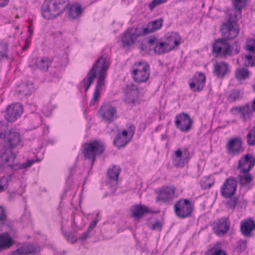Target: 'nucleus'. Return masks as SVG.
<instances>
[{"label": "nucleus", "mask_w": 255, "mask_h": 255, "mask_svg": "<svg viewBox=\"0 0 255 255\" xmlns=\"http://www.w3.org/2000/svg\"><path fill=\"white\" fill-rule=\"evenodd\" d=\"M229 71V65L224 61H216L214 64L213 73L218 78H222Z\"/></svg>", "instance_id": "cd10ccee"}, {"label": "nucleus", "mask_w": 255, "mask_h": 255, "mask_svg": "<svg viewBox=\"0 0 255 255\" xmlns=\"http://www.w3.org/2000/svg\"><path fill=\"white\" fill-rule=\"evenodd\" d=\"M232 3L234 9L230 12L236 17H241L242 9L246 5L247 0H232Z\"/></svg>", "instance_id": "2f4dec72"}, {"label": "nucleus", "mask_w": 255, "mask_h": 255, "mask_svg": "<svg viewBox=\"0 0 255 255\" xmlns=\"http://www.w3.org/2000/svg\"><path fill=\"white\" fill-rule=\"evenodd\" d=\"M13 244V241L7 233L0 234V250L10 248Z\"/></svg>", "instance_id": "f704fd0d"}, {"label": "nucleus", "mask_w": 255, "mask_h": 255, "mask_svg": "<svg viewBox=\"0 0 255 255\" xmlns=\"http://www.w3.org/2000/svg\"><path fill=\"white\" fill-rule=\"evenodd\" d=\"M105 149V145L100 140H94L86 142L83 145L84 157L92 160L93 164L96 157L101 155Z\"/></svg>", "instance_id": "423d86ee"}, {"label": "nucleus", "mask_w": 255, "mask_h": 255, "mask_svg": "<svg viewBox=\"0 0 255 255\" xmlns=\"http://www.w3.org/2000/svg\"><path fill=\"white\" fill-rule=\"evenodd\" d=\"M97 223V220H95L93 222H92L88 227V231L89 232L91 231L96 226Z\"/></svg>", "instance_id": "5fc2aeb1"}, {"label": "nucleus", "mask_w": 255, "mask_h": 255, "mask_svg": "<svg viewBox=\"0 0 255 255\" xmlns=\"http://www.w3.org/2000/svg\"><path fill=\"white\" fill-rule=\"evenodd\" d=\"M167 0H153L150 3H149L148 7L151 11L158 5L165 3Z\"/></svg>", "instance_id": "c03bdc74"}, {"label": "nucleus", "mask_w": 255, "mask_h": 255, "mask_svg": "<svg viewBox=\"0 0 255 255\" xmlns=\"http://www.w3.org/2000/svg\"><path fill=\"white\" fill-rule=\"evenodd\" d=\"M174 208L175 214L178 217L184 219L191 216L193 206L188 199H182L175 203Z\"/></svg>", "instance_id": "1a4fd4ad"}, {"label": "nucleus", "mask_w": 255, "mask_h": 255, "mask_svg": "<svg viewBox=\"0 0 255 255\" xmlns=\"http://www.w3.org/2000/svg\"><path fill=\"white\" fill-rule=\"evenodd\" d=\"M15 157L16 155L12 151L6 150L2 154L0 158L3 163L11 167L12 169L16 170L18 169L17 167L19 164L14 163Z\"/></svg>", "instance_id": "c85d7f7f"}, {"label": "nucleus", "mask_w": 255, "mask_h": 255, "mask_svg": "<svg viewBox=\"0 0 255 255\" xmlns=\"http://www.w3.org/2000/svg\"><path fill=\"white\" fill-rule=\"evenodd\" d=\"M246 139L247 143L249 146L255 145V125L249 130Z\"/></svg>", "instance_id": "58836bf2"}, {"label": "nucleus", "mask_w": 255, "mask_h": 255, "mask_svg": "<svg viewBox=\"0 0 255 255\" xmlns=\"http://www.w3.org/2000/svg\"><path fill=\"white\" fill-rule=\"evenodd\" d=\"M10 176H4L0 177V185L5 190L8 186Z\"/></svg>", "instance_id": "a18cd8bd"}, {"label": "nucleus", "mask_w": 255, "mask_h": 255, "mask_svg": "<svg viewBox=\"0 0 255 255\" xmlns=\"http://www.w3.org/2000/svg\"><path fill=\"white\" fill-rule=\"evenodd\" d=\"M125 101L128 104L135 105L138 100L139 91L133 84L127 85L125 90Z\"/></svg>", "instance_id": "412c9836"}, {"label": "nucleus", "mask_w": 255, "mask_h": 255, "mask_svg": "<svg viewBox=\"0 0 255 255\" xmlns=\"http://www.w3.org/2000/svg\"><path fill=\"white\" fill-rule=\"evenodd\" d=\"M28 31L29 33H32V30L31 29V26L28 27Z\"/></svg>", "instance_id": "052dcab7"}, {"label": "nucleus", "mask_w": 255, "mask_h": 255, "mask_svg": "<svg viewBox=\"0 0 255 255\" xmlns=\"http://www.w3.org/2000/svg\"><path fill=\"white\" fill-rule=\"evenodd\" d=\"M69 0H46L41 10L42 16L46 19L56 18L64 12Z\"/></svg>", "instance_id": "f03ea898"}, {"label": "nucleus", "mask_w": 255, "mask_h": 255, "mask_svg": "<svg viewBox=\"0 0 255 255\" xmlns=\"http://www.w3.org/2000/svg\"><path fill=\"white\" fill-rule=\"evenodd\" d=\"M228 199L229 200L226 202L227 206L229 208L234 209L238 203L239 198L237 196H233Z\"/></svg>", "instance_id": "37998d69"}, {"label": "nucleus", "mask_w": 255, "mask_h": 255, "mask_svg": "<svg viewBox=\"0 0 255 255\" xmlns=\"http://www.w3.org/2000/svg\"><path fill=\"white\" fill-rule=\"evenodd\" d=\"M254 111L255 112V98L253 100L251 105Z\"/></svg>", "instance_id": "13d9d810"}, {"label": "nucleus", "mask_w": 255, "mask_h": 255, "mask_svg": "<svg viewBox=\"0 0 255 255\" xmlns=\"http://www.w3.org/2000/svg\"><path fill=\"white\" fill-rule=\"evenodd\" d=\"M6 216L4 210L2 207L0 206V222H3L6 220Z\"/></svg>", "instance_id": "3c124183"}, {"label": "nucleus", "mask_w": 255, "mask_h": 255, "mask_svg": "<svg viewBox=\"0 0 255 255\" xmlns=\"http://www.w3.org/2000/svg\"><path fill=\"white\" fill-rule=\"evenodd\" d=\"M66 8L68 9L69 15L72 18H76L82 13V9L81 5L77 3L69 4Z\"/></svg>", "instance_id": "473e14b6"}, {"label": "nucleus", "mask_w": 255, "mask_h": 255, "mask_svg": "<svg viewBox=\"0 0 255 255\" xmlns=\"http://www.w3.org/2000/svg\"><path fill=\"white\" fill-rule=\"evenodd\" d=\"M148 44L152 47L154 52L158 55L170 52L165 42H160L158 39L153 37L148 40Z\"/></svg>", "instance_id": "5701e85b"}, {"label": "nucleus", "mask_w": 255, "mask_h": 255, "mask_svg": "<svg viewBox=\"0 0 255 255\" xmlns=\"http://www.w3.org/2000/svg\"><path fill=\"white\" fill-rule=\"evenodd\" d=\"M142 36L140 28H136L134 31L131 28H128L123 33L121 42L123 46H129L133 44L138 37Z\"/></svg>", "instance_id": "aec40b11"}, {"label": "nucleus", "mask_w": 255, "mask_h": 255, "mask_svg": "<svg viewBox=\"0 0 255 255\" xmlns=\"http://www.w3.org/2000/svg\"><path fill=\"white\" fill-rule=\"evenodd\" d=\"M166 46L169 51L173 50L181 43V37L177 32H172L166 36L165 40Z\"/></svg>", "instance_id": "bb28decb"}, {"label": "nucleus", "mask_w": 255, "mask_h": 255, "mask_svg": "<svg viewBox=\"0 0 255 255\" xmlns=\"http://www.w3.org/2000/svg\"><path fill=\"white\" fill-rule=\"evenodd\" d=\"M155 201L165 204H171L178 196L174 185H164L154 190Z\"/></svg>", "instance_id": "7ed1b4c3"}, {"label": "nucleus", "mask_w": 255, "mask_h": 255, "mask_svg": "<svg viewBox=\"0 0 255 255\" xmlns=\"http://www.w3.org/2000/svg\"><path fill=\"white\" fill-rule=\"evenodd\" d=\"M206 83V76L203 73L196 72L189 81L190 90L193 92H199L203 90Z\"/></svg>", "instance_id": "6ab92c4d"}, {"label": "nucleus", "mask_w": 255, "mask_h": 255, "mask_svg": "<svg viewBox=\"0 0 255 255\" xmlns=\"http://www.w3.org/2000/svg\"><path fill=\"white\" fill-rule=\"evenodd\" d=\"M120 172V167L118 166L114 165L112 168L108 169L107 175L111 180L115 181L116 183H117Z\"/></svg>", "instance_id": "c9c22d12"}, {"label": "nucleus", "mask_w": 255, "mask_h": 255, "mask_svg": "<svg viewBox=\"0 0 255 255\" xmlns=\"http://www.w3.org/2000/svg\"><path fill=\"white\" fill-rule=\"evenodd\" d=\"M4 189L0 185V193L3 191Z\"/></svg>", "instance_id": "680f3d73"}, {"label": "nucleus", "mask_w": 255, "mask_h": 255, "mask_svg": "<svg viewBox=\"0 0 255 255\" xmlns=\"http://www.w3.org/2000/svg\"><path fill=\"white\" fill-rule=\"evenodd\" d=\"M247 246V242L244 240H240L238 242V247L242 250L246 249Z\"/></svg>", "instance_id": "864d4df0"}, {"label": "nucleus", "mask_w": 255, "mask_h": 255, "mask_svg": "<svg viewBox=\"0 0 255 255\" xmlns=\"http://www.w3.org/2000/svg\"><path fill=\"white\" fill-rule=\"evenodd\" d=\"M255 230V222L251 218L241 221L240 224V231L242 234L245 237L252 236V233Z\"/></svg>", "instance_id": "a878e982"}, {"label": "nucleus", "mask_w": 255, "mask_h": 255, "mask_svg": "<svg viewBox=\"0 0 255 255\" xmlns=\"http://www.w3.org/2000/svg\"><path fill=\"white\" fill-rule=\"evenodd\" d=\"M151 212V210L145 205H135L131 209V216L135 219H139L146 213Z\"/></svg>", "instance_id": "c756f323"}, {"label": "nucleus", "mask_w": 255, "mask_h": 255, "mask_svg": "<svg viewBox=\"0 0 255 255\" xmlns=\"http://www.w3.org/2000/svg\"><path fill=\"white\" fill-rule=\"evenodd\" d=\"M26 48L25 47H23V51H24V50H25L26 49Z\"/></svg>", "instance_id": "338daca9"}, {"label": "nucleus", "mask_w": 255, "mask_h": 255, "mask_svg": "<svg viewBox=\"0 0 255 255\" xmlns=\"http://www.w3.org/2000/svg\"><path fill=\"white\" fill-rule=\"evenodd\" d=\"M40 251L39 246L30 244H26L19 247L11 253V255H26L29 254H34Z\"/></svg>", "instance_id": "393cba45"}, {"label": "nucleus", "mask_w": 255, "mask_h": 255, "mask_svg": "<svg viewBox=\"0 0 255 255\" xmlns=\"http://www.w3.org/2000/svg\"><path fill=\"white\" fill-rule=\"evenodd\" d=\"M163 19L162 18L149 21L146 24V27L140 28L142 35L145 36L161 29L163 26Z\"/></svg>", "instance_id": "b1692460"}, {"label": "nucleus", "mask_w": 255, "mask_h": 255, "mask_svg": "<svg viewBox=\"0 0 255 255\" xmlns=\"http://www.w3.org/2000/svg\"><path fill=\"white\" fill-rule=\"evenodd\" d=\"M98 114L102 120L107 124L112 123L118 118L116 107L110 103L102 105L98 111Z\"/></svg>", "instance_id": "f8f14e48"}, {"label": "nucleus", "mask_w": 255, "mask_h": 255, "mask_svg": "<svg viewBox=\"0 0 255 255\" xmlns=\"http://www.w3.org/2000/svg\"><path fill=\"white\" fill-rule=\"evenodd\" d=\"M15 18H18L19 17V16L18 15H16L15 16Z\"/></svg>", "instance_id": "0e129e2a"}, {"label": "nucleus", "mask_w": 255, "mask_h": 255, "mask_svg": "<svg viewBox=\"0 0 255 255\" xmlns=\"http://www.w3.org/2000/svg\"><path fill=\"white\" fill-rule=\"evenodd\" d=\"M87 236H88V233H84L83 235L82 239H84L87 238Z\"/></svg>", "instance_id": "bf43d9fd"}, {"label": "nucleus", "mask_w": 255, "mask_h": 255, "mask_svg": "<svg viewBox=\"0 0 255 255\" xmlns=\"http://www.w3.org/2000/svg\"><path fill=\"white\" fill-rule=\"evenodd\" d=\"M245 49L247 51L255 53V38L247 39Z\"/></svg>", "instance_id": "a19ab883"}, {"label": "nucleus", "mask_w": 255, "mask_h": 255, "mask_svg": "<svg viewBox=\"0 0 255 255\" xmlns=\"http://www.w3.org/2000/svg\"><path fill=\"white\" fill-rule=\"evenodd\" d=\"M230 98L232 99L233 101H235L236 100L240 99L241 97L240 92L238 91L234 92L230 95Z\"/></svg>", "instance_id": "8fccbe9b"}, {"label": "nucleus", "mask_w": 255, "mask_h": 255, "mask_svg": "<svg viewBox=\"0 0 255 255\" xmlns=\"http://www.w3.org/2000/svg\"><path fill=\"white\" fill-rule=\"evenodd\" d=\"M255 165V157L250 154L242 155L238 161L237 169L250 171Z\"/></svg>", "instance_id": "4be33fe9"}, {"label": "nucleus", "mask_w": 255, "mask_h": 255, "mask_svg": "<svg viewBox=\"0 0 255 255\" xmlns=\"http://www.w3.org/2000/svg\"><path fill=\"white\" fill-rule=\"evenodd\" d=\"M53 59L47 56L41 57L36 61V65L38 69L43 71H47L51 66Z\"/></svg>", "instance_id": "72a5a7b5"}, {"label": "nucleus", "mask_w": 255, "mask_h": 255, "mask_svg": "<svg viewBox=\"0 0 255 255\" xmlns=\"http://www.w3.org/2000/svg\"><path fill=\"white\" fill-rule=\"evenodd\" d=\"M239 18L233 15L231 12L228 13L227 21L223 23L221 28V31L224 39H232L239 35L240 28L237 22Z\"/></svg>", "instance_id": "39448f33"}, {"label": "nucleus", "mask_w": 255, "mask_h": 255, "mask_svg": "<svg viewBox=\"0 0 255 255\" xmlns=\"http://www.w3.org/2000/svg\"><path fill=\"white\" fill-rule=\"evenodd\" d=\"M23 113V107L21 104L15 103L8 105L6 108L4 119L10 123L15 122Z\"/></svg>", "instance_id": "ddd939ff"}, {"label": "nucleus", "mask_w": 255, "mask_h": 255, "mask_svg": "<svg viewBox=\"0 0 255 255\" xmlns=\"http://www.w3.org/2000/svg\"><path fill=\"white\" fill-rule=\"evenodd\" d=\"M35 162L34 160H29L26 163H21L18 165L17 169H25L28 167H30Z\"/></svg>", "instance_id": "de8ad7c7"}, {"label": "nucleus", "mask_w": 255, "mask_h": 255, "mask_svg": "<svg viewBox=\"0 0 255 255\" xmlns=\"http://www.w3.org/2000/svg\"><path fill=\"white\" fill-rule=\"evenodd\" d=\"M244 65L247 67H253L255 66V56L254 57L250 54L246 55L243 57Z\"/></svg>", "instance_id": "79ce46f5"}, {"label": "nucleus", "mask_w": 255, "mask_h": 255, "mask_svg": "<svg viewBox=\"0 0 255 255\" xmlns=\"http://www.w3.org/2000/svg\"><path fill=\"white\" fill-rule=\"evenodd\" d=\"M173 165L178 168H182L188 164L190 159V152L187 147L182 150L178 148L171 157Z\"/></svg>", "instance_id": "9d476101"}, {"label": "nucleus", "mask_w": 255, "mask_h": 255, "mask_svg": "<svg viewBox=\"0 0 255 255\" xmlns=\"http://www.w3.org/2000/svg\"><path fill=\"white\" fill-rule=\"evenodd\" d=\"M193 123L189 115L183 112L177 114L175 117V125L182 132H186L190 130Z\"/></svg>", "instance_id": "f3484780"}, {"label": "nucleus", "mask_w": 255, "mask_h": 255, "mask_svg": "<svg viewBox=\"0 0 255 255\" xmlns=\"http://www.w3.org/2000/svg\"><path fill=\"white\" fill-rule=\"evenodd\" d=\"M8 50V44L2 40L0 43V60L8 58L7 52Z\"/></svg>", "instance_id": "4c0bfd02"}, {"label": "nucleus", "mask_w": 255, "mask_h": 255, "mask_svg": "<svg viewBox=\"0 0 255 255\" xmlns=\"http://www.w3.org/2000/svg\"><path fill=\"white\" fill-rule=\"evenodd\" d=\"M237 178L241 186L247 187L250 185L253 180L252 175L249 171H243L239 170Z\"/></svg>", "instance_id": "7c9ffc66"}, {"label": "nucleus", "mask_w": 255, "mask_h": 255, "mask_svg": "<svg viewBox=\"0 0 255 255\" xmlns=\"http://www.w3.org/2000/svg\"><path fill=\"white\" fill-rule=\"evenodd\" d=\"M231 113L234 115H239L244 122L250 120L254 116V110L249 103L241 106L234 107L230 110Z\"/></svg>", "instance_id": "2eb2a0df"}, {"label": "nucleus", "mask_w": 255, "mask_h": 255, "mask_svg": "<svg viewBox=\"0 0 255 255\" xmlns=\"http://www.w3.org/2000/svg\"><path fill=\"white\" fill-rule=\"evenodd\" d=\"M110 65V63L108 60L107 56L106 55L101 56L97 59L92 68L88 72L87 77L82 82L85 90L87 92L90 87L93 80L96 78H97L95 91L90 104L91 106L94 105L98 99H99L100 91L102 90L105 87V79Z\"/></svg>", "instance_id": "f257e3e1"}, {"label": "nucleus", "mask_w": 255, "mask_h": 255, "mask_svg": "<svg viewBox=\"0 0 255 255\" xmlns=\"http://www.w3.org/2000/svg\"><path fill=\"white\" fill-rule=\"evenodd\" d=\"M162 225L159 221H156L155 222L150 224L149 227L152 230H156L161 228Z\"/></svg>", "instance_id": "603ef678"}, {"label": "nucleus", "mask_w": 255, "mask_h": 255, "mask_svg": "<svg viewBox=\"0 0 255 255\" xmlns=\"http://www.w3.org/2000/svg\"><path fill=\"white\" fill-rule=\"evenodd\" d=\"M213 183L209 184L208 185V188H211L212 186L213 185Z\"/></svg>", "instance_id": "e2e57ef3"}, {"label": "nucleus", "mask_w": 255, "mask_h": 255, "mask_svg": "<svg viewBox=\"0 0 255 255\" xmlns=\"http://www.w3.org/2000/svg\"><path fill=\"white\" fill-rule=\"evenodd\" d=\"M238 182L235 177H229L226 179L220 187V194L224 198H231L235 195Z\"/></svg>", "instance_id": "9b49d317"}, {"label": "nucleus", "mask_w": 255, "mask_h": 255, "mask_svg": "<svg viewBox=\"0 0 255 255\" xmlns=\"http://www.w3.org/2000/svg\"><path fill=\"white\" fill-rule=\"evenodd\" d=\"M35 162L34 160H29L26 163H21L18 165L17 169H25L28 167H30Z\"/></svg>", "instance_id": "09e8293b"}, {"label": "nucleus", "mask_w": 255, "mask_h": 255, "mask_svg": "<svg viewBox=\"0 0 255 255\" xmlns=\"http://www.w3.org/2000/svg\"><path fill=\"white\" fill-rule=\"evenodd\" d=\"M2 139L6 147L10 149L17 146L22 141L19 132L14 128H10L5 132L4 137Z\"/></svg>", "instance_id": "dca6fc26"}, {"label": "nucleus", "mask_w": 255, "mask_h": 255, "mask_svg": "<svg viewBox=\"0 0 255 255\" xmlns=\"http://www.w3.org/2000/svg\"><path fill=\"white\" fill-rule=\"evenodd\" d=\"M131 74L135 82L138 84L146 82L150 77L149 65L143 60L135 62L132 67Z\"/></svg>", "instance_id": "20e7f679"}, {"label": "nucleus", "mask_w": 255, "mask_h": 255, "mask_svg": "<svg viewBox=\"0 0 255 255\" xmlns=\"http://www.w3.org/2000/svg\"><path fill=\"white\" fill-rule=\"evenodd\" d=\"M234 44L236 45V49H235V50L234 54H236L238 53L240 51V45L238 44V42H235Z\"/></svg>", "instance_id": "4d7b16f0"}, {"label": "nucleus", "mask_w": 255, "mask_h": 255, "mask_svg": "<svg viewBox=\"0 0 255 255\" xmlns=\"http://www.w3.org/2000/svg\"><path fill=\"white\" fill-rule=\"evenodd\" d=\"M220 243H217L213 247L209 250V255H227L225 251L220 248Z\"/></svg>", "instance_id": "ea45409f"}, {"label": "nucleus", "mask_w": 255, "mask_h": 255, "mask_svg": "<svg viewBox=\"0 0 255 255\" xmlns=\"http://www.w3.org/2000/svg\"><path fill=\"white\" fill-rule=\"evenodd\" d=\"M227 39H219L212 45V51L216 57H225L232 54V50Z\"/></svg>", "instance_id": "6e6552de"}, {"label": "nucleus", "mask_w": 255, "mask_h": 255, "mask_svg": "<svg viewBox=\"0 0 255 255\" xmlns=\"http://www.w3.org/2000/svg\"><path fill=\"white\" fill-rule=\"evenodd\" d=\"M9 2V0H0V7L6 6Z\"/></svg>", "instance_id": "6e6d98bb"}, {"label": "nucleus", "mask_w": 255, "mask_h": 255, "mask_svg": "<svg viewBox=\"0 0 255 255\" xmlns=\"http://www.w3.org/2000/svg\"><path fill=\"white\" fill-rule=\"evenodd\" d=\"M249 71L245 68H239L235 71V77L239 81L248 79L250 77Z\"/></svg>", "instance_id": "e433bc0d"}, {"label": "nucleus", "mask_w": 255, "mask_h": 255, "mask_svg": "<svg viewBox=\"0 0 255 255\" xmlns=\"http://www.w3.org/2000/svg\"><path fill=\"white\" fill-rule=\"evenodd\" d=\"M231 223L226 217L221 218L212 224L214 233L219 237H222L227 233L230 228Z\"/></svg>", "instance_id": "a211bd4d"}, {"label": "nucleus", "mask_w": 255, "mask_h": 255, "mask_svg": "<svg viewBox=\"0 0 255 255\" xmlns=\"http://www.w3.org/2000/svg\"><path fill=\"white\" fill-rule=\"evenodd\" d=\"M227 153L232 156L239 155L244 151L243 142L239 136L233 137L227 141L226 144Z\"/></svg>", "instance_id": "4468645a"}, {"label": "nucleus", "mask_w": 255, "mask_h": 255, "mask_svg": "<svg viewBox=\"0 0 255 255\" xmlns=\"http://www.w3.org/2000/svg\"><path fill=\"white\" fill-rule=\"evenodd\" d=\"M8 127V125L3 121H0V139H3L5 135V130Z\"/></svg>", "instance_id": "49530a36"}, {"label": "nucleus", "mask_w": 255, "mask_h": 255, "mask_svg": "<svg viewBox=\"0 0 255 255\" xmlns=\"http://www.w3.org/2000/svg\"><path fill=\"white\" fill-rule=\"evenodd\" d=\"M127 129L118 132L114 140V144L118 148L123 147L132 138L135 130V126L132 124L127 125Z\"/></svg>", "instance_id": "0eeeda50"}, {"label": "nucleus", "mask_w": 255, "mask_h": 255, "mask_svg": "<svg viewBox=\"0 0 255 255\" xmlns=\"http://www.w3.org/2000/svg\"><path fill=\"white\" fill-rule=\"evenodd\" d=\"M24 94L25 95H27V94H28V92H24Z\"/></svg>", "instance_id": "69168bd1"}]
</instances>
